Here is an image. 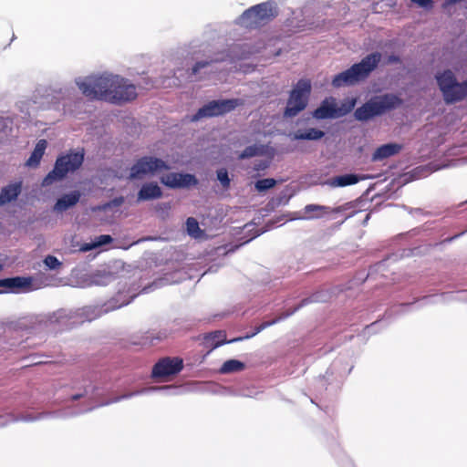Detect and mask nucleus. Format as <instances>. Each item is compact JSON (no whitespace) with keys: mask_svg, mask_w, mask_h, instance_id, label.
I'll return each instance as SVG.
<instances>
[{"mask_svg":"<svg viewBox=\"0 0 467 467\" xmlns=\"http://www.w3.org/2000/svg\"><path fill=\"white\" fill-rule=\"evenodd\" d=\"M44 263L49 269H57L61 265V262L54 255H47Z\"/></svg>","mask_w":467,"mask_h":467,"instance_id":"c756f323","label":"nucleus"},{"mask_svg":"<svg viewBox=\"0 0 467 467\" xmlns=\"http://www.w3.org/2000/svg\"><path fill=\"white\" fill-rule=\"evenodd\" d=\"M381 60V54L374 52L368 54L360 62L352 65L348 69L336 75L332 79L334 88L353 86L365 80L378 67Z\"/></svg>","mask_w":467,"mask_h":467,"instance_id":"f03ea898","label":"nucleus"},{"mask_svg":"<svg viewBox=\"0 0 467 467\" xmlns=\"http://www.w3.org/2000/svg\"><path fill=\"white\" fill-rule=\"evenodd\" d=\"M162 196V191L156 182L144 183L137 195L138 202L159 199Z\"/></svg>","mask_w":467,"mask_h":467,"instance_id":"4468645a","label":"nucleus"},{"mask_svg":"<svg viewBox=\"0 0 467 467\" xmlns=\"http://www.w3.org/2000/svg\"><path fill=\"white\" fill-rule=\"evenodd\" d=\"M436 78L447 104L455 103L467 98V80L459 83L451 70H444L437 75Z\"/></svg>","mask_w":467,"mask_h":467,"instance_id":"423d86ee","label":"nucleus"},{"mask_svg":"<svg viewBox=\"0 0 467 467\" xmlns=\"http://www.w3.org/2000/svg\"><path fill=\"white\" fill-rule=\"evenodd\" d=\"M80 192L78 191L72 192L67 194H64L61 198H59L54 205V211L57 213H62L68 208L77 204L80 199Z\"/></svg>","mask_w":467,"mask_h":467,"instance_id":"f3484780","label":"nucleus"},{"mask_svg":"<svg viewBox=\"0 0 467 467\" xmlns=\"http://www.w3.org/2000/svg\"><path fill=\"white\" fill-rule=\"evenodd\" d=\"M22 190V182H17L4 187L0 193V205L5 204L16 199Z\"/></svg>","mask_w":467,"mask_h":467,"instance_id":"6ab92c4d","label":"nucleus"},{"mask_svg":"<svg viewBox=\"0 0 467 467\" xmlns=\"http://www.w3.org/2000/svg\"><path fill=\"white\" fill-rule=\"evenodd\" d=\"M204 339L207 343H211V345L213 346V348L220 347L226 342L225 335L223 334V331L212 332V333L206 335L204 337Z\"/></svg>","mask_w":467,"mask_h":467,"instance_id":"b1692460","label":"nucleus"},{"mask_svg":"<svg viewBox=\"0 0 467 467\" xmlns=\"http://www.w3.org/2000/svg\"><path fill=\"white\" fill-rule=\"evenodd\" d=\"M262 150L257 145H251L246 147L239 155L240 160H244L259 155Z\"/></svg>","mask_w":467,"mask_h":467,"instance_id":"393cba45","label":"nucleus"},{"mask_svg":"<svg viewBox=\"0 0 467 467\" xmlns=\"http://www.w3.org/2000/svg\"><path fill=\"white\" fill-rule=\"evenodd\" d=\"M84 153L70 151L58 157L54 169L47 173L42 182L43 186H49L56 181L64 179L68 172L78 170L83 163Z\"/></svg>","mask_w":467,"mask_h":467,"instance_id":"39448f33","label":"nucleus"},{"mask_svg":"<svg viewBox=\"0 0 467 467\" xmlns=\"http://www.w3.org/2000/svg\"><path fill=\"white\" fill-rule=\"evenodd\" d=\"M80 397H81V395H80V394L74 395V396H72V400H78Z\"/></svg>","mask_w":467,"mask_h":467,"instance_id":"e433bc0d","label":"nucleus"},{"mask_svg":"<svg viewBox=\"0 0 467 467\" xmlns=\"http://www.w3.org/2000/svg\"><path fill=\"white\" fill-rule=\"evenodd\" d=\"M313 116L317 119H334L337 116V106L333 98L324 99L315 109Z\"/></svg>","mask_w":467,"mask_h":467,"instance_id":"ddd939ff","label":"nucleus"},{"mask_svg":"<svg viewBox=\"0 0 467 467\" xmlns=\"http://www.w3.org/2000/svg\"><path fill=\"white\" fill-rule=\"evenodd\" d=\"M124 197L119 196L111 200L109 202L104 205V208L119 207L124 202Z\"/></svg>","mask_w":467,"mask_h":467,"instance_id":"7c9ffc66","label":"nucleus"},{"mask_svg":"<svg viewBox=\"0 0 467 467\" xmlns=\"http://www.w3.org/2000/svg\"><path fill=\"white\" fill-rule=\"evenodd\" d=\"M310 93V80L306 78L299 79L293 89L290 91L287 104L285 109V116L287 118H293L304 110L307 106Z\"/></svg>","mask_w":467,"mask_h":467,"instance_id":"0eeeda50","label":"nucleus"},{"mask_svg":"<svg viewBox=\"0 0 467 467\" xmlns=\"http://www.w3.org/2000/svg\"><path fill=\"white\" fill-rule=\"evenodd\" d=\"M242 104L243 101L239 99L212 100L199 109L196 114L192 117V120L223 115L234 110L236 107Z\"/></svg>","mask_w":467,"mask_h":467,"instance_id":"1a4fd4ad","label":"nucleus"},{"mask_svg":"<svg viewBox=\"0 0 467 467\" xmlns=\"http://www.w3.org/2000/svg\"><path fill=\"white\" fill-rule=\"evenodd\" d=\"M413 3H416L421 7L431 9L432 7L433 1L432 0H411Z\"/></svg>","mask_w":467,"mask_h":467,"instance_id":"f704fd0d","label":"nucleus"},{"mask_svg":"<svg viewBox=\"0 0 467 467\" xmlns=\"http://www.w3.org/2000/svg\"><path fill=\"white\" fill-rule=\"evenodd\" d=\"M401 150V145L397 143H388L379 147L372 155V161H382L390 156L399 153Z\"/></svg>","mask_w":467,"mask_h":467,"instance_id":"a211bd4d","label":"nucleus"},{"mask_svg":"<svg viewBox=\"0 0 467 467\" xmlns=\"http://www.w3.org/2000/svg\"><path fill=\"white\" fill-rule=\"evenodd\" d=\"M77 84L82 94L89 100L120 104L137 98L135 85L118 75L88 76Z\"/></svg>","mask_w":467,"mask_h":467,"instance_id":"f257e3e1","label":"nucleus"},{"mask_svg":"<svg viewBox=\"0 0 467 467\" xmlns=\"http://www.w3.org/2000/svg\"><path fill=\"white\" fill-rule=\"evenodd\" d=\"M277 15V8L272 3L264 2L245 10L240 16L239 22L246 28L255 29L266 25Z\"/></svg>","mask_w":467,"mask_h":467,"instance_id":"20e7f679","label":"nucleus"},{"mask_svg":"<svg viewBox=\"0 0 467 467\" xmlns=\"http://www.w3.org/2000/svg\"><path fill=\"white\" fill-rule=\"evenodd\" d=\"M166 337V335L164 333H157L155 336H153L152 334H150L146 337V339L147 340H150V344H153V341L156 339L158 341H161L162 340L163 338Z\"/></svg>","mask_w":467,"mask_h":467,"instance_id":"72a5a7b5","label":"nucleus"},{"mask_svg":"<svg viewBox=\"0 0 467 467\" xmlns=\"http://www.w3.org/2000/svg\"><path fill=\"white\" fill-rule=\"evenodd\" d=\"M217 179L224 188H228L230 186V178L226 169L223 168L217 171Z\"/></svg>","mask_w":467,"mask_h":467,"instance_id":"c85d7f7f","label":"nucleus"},{"mask_svg":"<svg viewBox=\"0 0 467 467\" xmlns=\"http://www.w3.org/2000/svg\"><path fill=\"white\" fill-rule=\"evenodd\" d=\"M31 284V280L26 277H11V278H5L0 279V287L2 290L0 292H13L15 289L17 288H24L29 286Z\"/></svg>","mask_w":467,"mask_h":467,"instance_id":"dca6fc26","label":"nucleus"},{"mask_svg":"<svg viewBox=\"0 0 467 467\" xmlns=\"http://www.w3.org/2000/svg\"><path fill=\"white\" fill-rule=\"evenodd\" d=\"M466 231L462 232V233H460L458 234H455L454 236L449 237V238L445 239L444 242H448V243L451 242L452 240H454V239L458 238L459 236L462 235Z\"/></svg>","mask_w":467,"mask_h":467,"instance_id":"c9c22d12","label":"nucleus"},{"mask_svg":"<svg viewBox=\"0 0 467 467\" xmlns=\"http://www.w3.org/2000/svg\"><path fill=\"white\" fill-rule=\"evenodd\" d=\"M359 182V177L356 174H344L332 178L329 185L332 187H346L356 184Z\"/></svg>","mask_w":467,"mask_h":467,"instance_id":"412c9836","label":"nucleus"},{"mask_svg":"<svg viewBox=\"0 0 467 467\" xmlns=\"http://www.w3.org/2000/svg\"><path fill=\"white\" fill-rule=\"evenodd\" d=\"M402 103V99L395 94L388 93L376 96L358 108L354 116L359 121H367L375 116L382 115L400 107Z\"/></svg>","mask_w":467,"mask_h":467,"instance_id":"7ed1b4c3","label":"nucleus"},{"mask_svg":"<svg viewBox=\"0 0 467 467\" xmlns=\"http://www.w3.org/2000/svg\"><path fill=\"white\" fill-rule=\"evenodd\" d=\"M210 63H211V62H209V61H200V62H197V63L193 66V67H192V75H195L197 72H199V70H200L201 68H203V67H205L209 66V65H210Z\"/></svg>","mask_w":467,"mask_h":467,"instance_id":"473e14b6","label":"nucleus"},{"mask_svg":"<svg viewBox=\"0 0 467 467\" xmlns=\"http://www.w3.org/2000/svg\"><path fill=\"white\" fill-rule=\"evenodd\" d=\"M47 142L46 140H40L36 143L33 152L30 157L26 161V165L29 167H36L39 165L40 161L45 153V150L47 148Z\"/></svg>","mask_w":467,"mask_h":467,"instance_id":"aec40b11","label":"nucleus"},{"mask_svg":"<svg viewBox=\"0 0 467 467\" xmlns=\"http://www.w3.org/2000/svg\"><path fill=\"white\" fill-rule=\"evenodd\" d=\"M306 218V219H319L323 217L325 214L329 213H340L343 211L342 207H337L331 209L328 206L319 205V204H307L305 209Z\"/></svg>","mask_w":467,"mask_h":467,"instance_id":"2eb2a0df","label":"nucleus"},{"mask_svg":"<svg viewBox=\"0 0 467 467\" xmlns=\"http://www.w3.org/2000/svg\"><path fill=\"white\" fill-rule=\"evenodd\" d=\"M112 241V237L108 234H102L98 237V241L94 246H100L104 244H108Z\"/></svg>","mask_w":467,"mask_h":467,"instance_id":"2f4dec72","label":"nucleus"},{"mask_svg":"<svg viewBox=\"0 0 467 467\" xmlns=\"http://www.w3.org/2000/svg\"><path fill=\"white\" fill-rule=\"evenodd\" d=\"M275 183V180L272 178L261 179L255 182V188L259 192H264L273 188Z\"/></svg>","mask_w":467,"mask_h":467,"instance_id":"bb28decb","label":"nucleus"},{"mask_svg":"<svg viewBox=\"0 0 467 467\" xmlns=\"http://www.w3.org/2000/svg\"><path fill=\"white\" fill-rule=\"evenodd\" d=\"M355 104V99H348L342 103L341 107H337V116L342 117L349 113L354 109Z\"/></svg>","mask_w":467,"mask_h":467,"instance_id":"cd10ccee","label":"nucleus"},{"mask_svg":"<svg viewBox=\"0 0 467 467\" xmlns=\"http://www.w3.org/2000/svg\"><path fill=\"white\" fill-rule=\"evenodd\" d=\"M187 232L190 235L197 237L201 232L199 223L193 217H189L186 221Z\"/></svg>","mask_w":467,"mask_h":467,"instance_id":"a878e982","label":"nucleus"},{"mask_svg":"<svg viewBox=\"0 0 467 467\" xmlns=\"http://www.w3.org/2000/svg\"><path fill=\"white\" fill-rule=\"evenodd\" d=\"M2 268V266L0 265V269Z\"/></svg>","mask_w":467,"mask_h":467,"instance_id":"4c0bfd02","label":"nucleus"},{"mask_svg":"<svg viewBox=\"0 0 467 467\" xmlns=\"http://www.w3.org/2000/svg\"><path fill=\"white\" fill-rule=\"evenodd\" d=\"M330 298H331V294L329 291H327V290L317 291V292L312 294L310 296L302 299L301 302L295 307L289 308V309L282 312L277 317L274 318L273 320L265 321V322L261 323L259 326L255 327L254 331L251 335H247L245 337L249 338V337H252L257 335L258 333L263 331L265 328H266L272 325H275L281 320L287 318L288 317L292 316L296 311H298L300 308L307 306L308 304L327 302Z\"/></svg>","mask_w":467,"mask_h":467,"instance_id":"6e6552de","label":"nucleus"},{"mask_svg":"<svg viewBox=\"0 0 467 467\" xmlns=\"http://www.w3.org/2000/svg\"><path fill=\"white\" fill-rule=\"evenodd\" d=\"M183 368V360L180 358H162L152 368L151 376L154 379H162L173 376Z\"/></svg>","mask_w":467,"mask_h":467,"instance_id":"9b49d317","label":"nucleus"},{"mask_svg":"<svg viewBox=\"0 0 467 467\" xmlns=\"http://www.w3.org/2000/svg\"><path fill=\"white\" fill-rule=\"evenodd\" d=\"M161 182L171 189H182L196 186L198 180L190 173L171 172L162 176Z\"/></svg>","mask_w":467,"mask_h":467,"instance_id":"f8f14e48","label":"nucleus"},{"mask_svg":"<svg viewBox=\"0 0 467 467\" xmlns=\"http://www.w3.org/2000/svg\"><path fill=\"white\" fill-rule=\"evenodd\" d=\"M325 135L324 131L315 128H310L306 130H297L294 133L295 140H317L323 138Z\"/></svg>","mask_w":467,"mask_h":467,"instance_id":"5701e85b","label":"nucleus"},{"mask_svg":"<svg viewBox=\"0 0 467 467\" xmlns=\"http://www.w3.org/2000/svg\"><path fill=\"white\" fill-rule=\"evenodd\" d=\"M170 166L161 159L145 156L137 160L131 166L129 179H141L149 173H155L162 170H169Z\"/></svg>","mask_w":467,"mask_h":467,"instance_id":"9d476101","label":"nucleus"},{"mask_svg":"<svg viewBox=\"0 0 467 467\" xmlns=\"http://www.w3.org/2000/svg\"><path fill=\"white\" fill-rule=\"evenodd\" d=\"M245 364L237 359H228L223 363L219 368L221 374H230L244 370Z\"/></svg>","mask_w":467,"mask_h":467,"instance_id":"4be33fe9","label":"nucleus"}]
</instances>
